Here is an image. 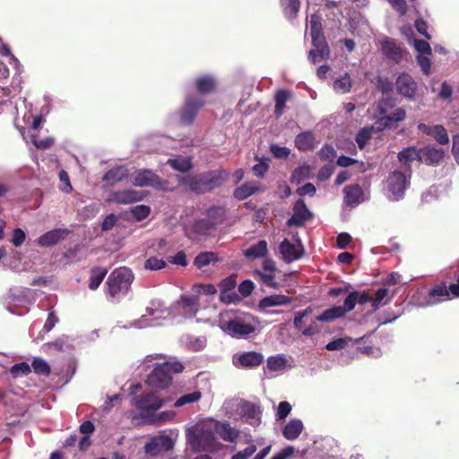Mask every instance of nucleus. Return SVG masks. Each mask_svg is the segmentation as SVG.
I'll use <instances>...</instances> for the list:
<instances>
[{"label":"nucleus","mask_w":459,"mask_h":459,"mask_svg":"<svg viewBox=\"0 0 459 459\" xmlns=\"http://www.w3.org/2000/svg\"><path fill=\"white\" fill-rule=\"evenodd\" d=\"M218 325L232 338H247L255 331L254 318L250 315H237L231 311L220 314Z\"/></svg>","instance_id":"f257e3e1"},{"label":"nucleus","mask_w":459,"mask_h":459,"mask_svg":"<svg viewBox=\"0 0 459 459\" xmlns=\"http://www.w3.org/2000/svg\"><path fill=\"white\" fill-rule=\"evenodd\" d=\"M229 175V171L225 169H214L195 176L183 177L179 183L191 192L204 194L220 187Z\"/></svg>","instance_id":"f03ea898"},{"label":"nucleus","mask_w":459,"mask_h":459,"mask_svg":"<svg viewBox=\"0 0 459 459\" xmlns=\"http://www.w3.org/2000/svg\"><path fill=\"white\" fill-rule=\"evenodd\" d=\"M132 404L137 410L140 417L150 423L163 422L170 416L169 412H161L155 416V412L164 405V400L155 392L134 396Z\"/></svg>","instance_id":"7ed1b4c3"},{"label":"nucleus","mask_w":459,"mask_h":459,"mask_svg":"<svg viewBox=\"0 0 459 459\" xmlns=\"http://www.w3.org/2000/svg\"><path fill=\"white\" fill-rule=\"evenodd\" d=\"M153 369L148 375L146 384L155 389L167 388L172 380V374L180 373L184 370V365L178 361H165L154 363Z\"/></svg>","instance_id":"20e7f679"},{"label":"nucleus","mask_w":459,"mask_h":459,"mask_svg":"<svg viewBox=\"0 0 459 459\" xmlns=\"http://www.w3.org/2000/svg\"><path fill=\"white\" fill-rule=\"evenodd\" d=\"M188 444L197 452H216L220 443L216 440L215 431L203 427H194L186 432Z\"/></svg>","instance_id":"39448f33"},{"label":"nucleus","mask_w":459,"mask_h":459,"mask_svg":"<svg viewBox=\"0 0 459 459\" xmlns=\"http://www.w3.org/2000/svg\"><path fill=\"white\" fill-rule=\"evenodd\" d=\"M134 281L133 272L126 267L114 270L106 282L108 294L115 299L125 297Z\"/></svg>","instance_id":"423d86ee"},{"label":"nucleus","mask_w":459,"mask_h":459,"mask_svg":"<svg viewBox=\"0 0 459 459\" xmlns=\"http://www.w3.org/2000/svg\"><path fill=\"white\" fill-rule=\"evenodd\" d=\"M131 182L138 187H152L157 190L171 191L168 180L162 179L152 169H138L131 176Z\"/></svg>","instance_id":"0eeeda50"},{"label":"nucleus","mask_w":459,"mask_h":459,"mask_svg":"<svg viewBox=\"0 0 459 459\" xmlns=\"http://www.w3.org/2000/svg\"><path fill=\"white\" fill-rule=\"evenodd\" d=\"M146 312L147 315L142 316L139 319L131 322L129 325H125L124 327L143 329L149 326H155L159 325L158 319L162 317L166 312V307L161 300L153 299L151 301L150 307L146 308Z\"/></svg>","instance_id":"6e6552de"},{"label":"nucleus","mask_w":459,"mask_h":459,"mask_svg":"<svg viewBox=\"0 0 459 459\" xmlns=\"http://www.w3.org/2000/svg\"><path fill=\"white\" fill-rule=\"evenodd\" d=\"M409 185V178L405 176L404 173L399 170L392 171L386 178L388 199L391 201L401 200L403 197L404 192Z\"/></svg>","instance_id":"1a4fd4ad"},{"label":"nucleus","mask_w":459,"mask_h":459,"mask_svg":"<svg viewBox=\"0 0 459 459\" xmlns=\"http://www.w3.org/2000/svg\"><path fill=\"white\" fill-rule=\"evenodd\" d=\"M204 103V100L201 96L187 94L179 111L181 124L192 125Z\"/></svg>","instance_id":"9d476101"},{"label":"nucleus","mask_w":459,"mask_h":459,"mask_svg":"<svg viewBox=\"0 0 459 459\" xmlns=\"http://www.w3.org/2000/svg\"><path fill=\"white\" fill-rule=\"evenodd\" d=\"M238 412L243 422L253 427L260 425L262 409L259 404L248 401H242L238 406Z\"/></svg>","instance_id":"9b49d317"},{"label":"nucleus","mask_w":459,"mask_h":459,"mask_svg":"<svg viewBox=\"0 0 459 459\" xmlns=\"http://www.w3.org/2000/svg\"><path fill=\"white\" fill-rule=\"evenodd\" d=\"M414 302L418 307H425L449 299V291L445 283L439 284L432 288L424 300H420V296L413 297Z\"/></svg>","instance_id":"f8f14e48"},{"label":"nucleus","mask_w":459,"mask_h":459,"mask_svg":"<svg viewBox=\"0 0 459 459\" xmlns=\"http://www.w3.org/2000/svg\"><path fill=\"white\" fill-rule=\"evenodd\" d=\"M379 43L383 55L394 63H400L407 55L402 45L394 39L385 37Z\"/></svg>","instance_id":"ddd939ff"},{"label":"nucleus","mask_w":459,"mask_h":459,"mask_svg":"<svg viewBox=\"0 0 459 459\" xmlns=\"http://www.w3.org/2000/svg\"><path fill=\"white\" fill-rule=\"evenodd\" d=\"M293 299L287 295L273 294L265 296L258 302V309L265 315L278 314L279 311L270 310L272 307H281L289 305L292 302Z\"/></svg>","instance_id":"4468645a"},{"label":"nucleus","mask_w":459,"mask_h":459,"mask_svg":"<svg viewBox=\"0 0 459 459\" xmlns=\"http://www.w3.org/2000/svg\"><path fill=\"white\" fill-rule=\"evenodd\" d=\"M279 251L283 261L290 264L299 260L304 255V247L299 240L297 243H291L289 239L284 238L279 245Z\"/></svg>","instance_id":"2eb2a0df"},{"label":"nucleus","mask_w":459,"mask_h":459,"mask_svg":"<svg viewBox=\"0 0 459 459\" xmlns=\"http://www.w3.org/2000/svg\"><path fill=\"white\" fill-rule=\"evenodd\" d=\"M264 359L261 352L251 351L234 354L232 361L237 368H252L260 366Z\"/></svg>","instance_id":"dca6fc26"},{"label":"nucleus","mask_w":459,"mask_h":459,"mask_svg":"<svg viewBox=\"0 0 459 459\" xmlns=\"http://www.w3.org/2000/svg\"><path fill=\"white\" fill-rule=\"evenodd\" d=\"M395 85L399 94L410 100L415 99L418 84L409 74H400L396 78Z\"/></svg>","instance_id":"f3484780"},{"label":"nucleus","mask_w":459,"mask_h":459,"mask_svg":"<svg viewBox=\"0 0 459 459\" xmlns=\"http://www.w3.org/2000/svg\"><path fill=\"white\" fill-rule=\"evenodd\" d=\"M313 216L312 212L307 209L303 199H299L293 206V213L291 217L287 221L286 224L289 227L296 226L300 227L304 223L311 219Z\"/></svg>","instance_id":"a211bd4d"},{"label":"nucleus","mask_w":459,"mask_h":459,"mask_svg":"<svg viewBox=\"0 0 459 459\" xmlns=\"http://www.w3.org/2000/svg\"><path fill=\"white\" fill-rule=\"evenodd\" d=\"M344 203L351 208L359 206L368 199L358 184L349 185L343 188Z\"/></svg>","instance_id":"6ab92c4d"},{"label":"nucleus","mask_w":459,"mask_h":459,"mask_svg":"<svg viewBox=\"0 0 459 459\" xmlns=\"http://www.w3.org/2000/svg\"><path fill=\"white\" fill-rule=\"evenodd\" d=\"M418 130L420 133L432 137L433 139H435L437 143H438L441 145H445L449 143V136L447 131L441 125L430 126L424 123H420L418 125Z\"/></svg>","instance_id":"aec40b11"},{"label":"nucleus","mask_w":459,"mask_h":459,"mask_svg":"<svg viewBox=\"0 0 459 459\" xmlns=\"http://www.w3.org/2000/svg\"><path fill=\"white\" fill-rule=\"evenodd\" d=\"M313 48L308 52V60L313 63H319L326 60L330 56V48L325 39L312 40Z\"/></svg>","instance_id":"412c9836"},{"label":"nucleus","mask_w":459,"mask_h":459,"mask_svg":"<svg viewBox=\"0 0 459 459\" xmlns=\"http://www.w3.org/2000/svg\"><path fill=\"white\" fill-rule=\"evenodd\" d=\"M217 84V79L212 74H202L195 80V88L200 95L212 93L216 89Z\"/></svg>","instance_id":"4be33fe9"},{"label":"nucleus","mask_w":459,"mask_h":459,"mask_svg":"<svg viewBox=\"0 0 459 459\" xmlns=\"http://www.w3.org/2000/svg\"><path fill=\"white\" fill-rule=\"evenodd\" d=\"M68 234L67 229H54L40 236L38 244L41 247H51L65 239Z\"/></svg>","instance_id":"5701e85b"},{"label":"nucleus","mask_w":459,"mask_h":459,"mask_svg":"<svg viewBox=\"0 0 459 459\" xmlns=\"http://www.w3.org/2000/svg\"><path fill=\"white\" fill-rule=\"evenodd\" d=\"M406 117V112L403 108H396L390 115H384L380 117L377 121L376 125L379 130L390 128L393 124L403 121Z\"/></svg>","instance_id":"b1692460"},{"label":"nucleus","mask_w":459,"mask_h":459,"mask_svg":"<svg viewBox=\"0 0 459 459\" xmlns=\"http://www.w3.org/2000/svg\"><path fill=\"white\" fill-rule=\"evenodd\" d=\"M444 158V151L435 145H428L420 149V162L426 164H437Z\"/></svg>","instance_id":"393cba45"},{"label":"nucleus","mask_w":459,"mask_h":459,"mask_svg":"<svg viewBox=\"0 0 459 459\" xmlns=\"http://www.w3.org/2000/svg\"><path fill=\"white\" fill-rule=\"evenodd\" d=\"M111 200L120 204H129L143 200V195L141 192L126 189L112 194Z\"/></svg>","instance_id":"a878e982"},{"label":"nucleus","mask_w":459,"mask_h":459,"mask_svg":"<svg viewBox=\"0 0 459 459\" xmlns=\"http://www.w3.org/2000/svg\"><path fill=\"white\" fill-rule=\"evenodd\" d=\"M178 307L185 317H192L197 312L198 299L195 296H182Z\"/></svg>","instance_id":"bb28decb"},{"label":"nucleus","mask_w":459,"mask_h":459,"mask_svg":"<svg viewBox=\"0 0 459 459\" xmlns=\"http://www.w3.org/2000/svg\"><path fill=\"white\" fill-rule=\"evenodd\" d=\"M214 431L217 433L224 441L235 442L238 436V430L235 429L227 421L216 422Z\"/></svg>","instance_id":"cd10ccee"},{"label":"nucleus","mask_w":459,"mask_h":459,"mask_svg":"<svg viewBox=\"0 0 459 459\" xmlns=\"http://www.w3.org/2000/svg\"><path fill=\"white\" fill-rule=\"evenodd\" d=\"M304 429V425L299 419H291L282 429V436L287 440L297 439Z\"/></svg>","instance_id":"c85d7f7f"},{"label":"nucleus","mask_w":459,"mask_h":459,"mask_svg":"<svg viewBox=\"0 0 459 459\" xmlns=\"http://www.w3.org/2000/svg\"><path fill=\"white\" fill-rule=\"evenodd\" d=\"M295 146L298 150L306 152L315 148L316 139L313 133L305 131L299 134L295 138Z\"/></svg>","instance_id":"c756f323"},{"label":"nucleus","mask_w":459,"mask_h":459,"mask_svg":"<svg viewBox=\"0 0 459 459\" xmlns=\"http://www.w3.org/2000/svg\"><path fill=\"white\" fill-rule=\"evenodd\" d=\"M399 161L405 167L410 168L411 162L418 160L420 162V149L416 147H407L399 152L398 153Z\"/></svg>","instance_id":"7c9ffc66"},{"label":"nucleus","mask_w":459,"mask_h":459,"mask_svg":"<svg viewBox=\"0 0 459 459\" xmlns=\"http://www.w3.org/2000/svg\"><path fill=\"white\" fill-rule=\"evenodd\" d=\"M128 172V169L126 165H120L108 169L103 176V180L110 184H115L126 178Z\"/></svg>","instance_id":"2f4dec72"},{"label":"nucleus","mask_w":459,"mask_h":459,"mask_svg":"<svg viewBox=\"0 0 459 459\" xmlns=\"http://www.w3.org/2000/svg\"><path fill=\"white\" fill-rule=\"evenodd\" d=\"M266 366L270 371L273 372L283 371L286 368H291V365L288 363V359L284 354L270 356L267 359Z\"/></svg>","instance_id":"473e14b6"},{"label":"nucleus","mask_w":459,"mask_h":459,"mask_svg":"<svg viewBox=\"0 0 459 459\" xmlns=\"http://www.w3.org/2000/svg\"><path fill=\"white\" fill-rule=\"evenodd\" d=\"M267 253V242L265 240H259L256 244L246 249L244 255L247 258H264L266 257Z\"/></svg>","instance_id":"72a5a7b5"},{"label":"nucleus","mask_w":459,"mask_h":459,"mask_svg":"<svg viewBox=\"0 0 459 459\" xmlns=\"http://www.w3.org/2000/svg\"><path fill=\"white\" fill-rule=\"evenodd\" d=\"M167 164H169L173 169L181 173H186L193 168L192 160L189 157L169 159L167 160Z\"/></svg>","instance_id":"f704fd0d"},{"label":"nucleus","mask_w":459,"mask_h":459,"mask_svg":"<svg viewBox=\"0 0 459 459\" xmlns=\"http://www.w3.org/2000/svg\"><path fill=\"white\" fill-rule=\"evenodd\" d=\"M258 191V186L254 182H246L234 190L233 196L238 200H245Z\"/></svg>","instance_id":"c9c22d12"},{"label":"nucleus","mask_w":459,"mask_h":459,"mask_svg":"<svg viewBox=\"0 0 459 459\" xmlns=\"http://www.w3.org/2000/svg\"><path fill=\"white\" fill-rule=\"evenodd\" d=\"M392 299V296L389 295V290L386 288H379L376 293L375 297L372 298V310L377 311L379 307L388 304Z\"/></svg>","instance_id":"e433bc0d"},{"label":"nucleus","mask_w":459,"mask_h":459,"mask_svg":"<svg viewBox=\"0 0 459 459\" xmlns=\"http://www.w3.org/2000/svg\"><path fill=\"white\" fill-rule=\"evenodd\" d=\"M343 310L341 306H333L331 308L325 309L319 316L316 317V321L318 322H332L334 319L344 316Z\"/></svg>","instance_id":"4c0bfd02"},{"label":"nucleus","mask_w":459,"mask_h":459,"mask_svg":"<svg viewBox=\"0 0 459 459\" xmlns=\"http://www.w3.org/2000/svg\"><path fill=\"white\" fill-rule=\"evenodd\" d=\"M343 310L341 306H333L331 308L325 309L319 316L316 317V321L318 322H332L334 319L344 316Z\"/></svg>","instance_id":"58836bf2"},{"label":"nucleus","mask_w":459,"mask_h":459,"mask_svg":"<svg viewBox=\"0 0 459 459\" xmlns=\"http://www.w3.org/2000/svg\"><path fill=\"white\" fill-rule=\"evenodd\" d=\"M225 210L221 206H212L207 210L206 219L215 227L221 224L225 219Z\"/></svg>","instance_id":"ea45409f"},{"label":"nucleus","mask_w":459,"mask_h":459,"mask_svg":"<svg viewBox=\"0 0 459 459\" xmlns=\"http://www.w3.org/2000/svg\"><path fill=\"white\" fill-rule=\"evenodd\" d=\"M333 90L338 93H347L351 91V81L348 73L340 75L333 81Z\"/></svg>","instance_id":"a19ab883"},{"label":"nucleus","mask_w":459,"mask_h":459,"mask_svg":"<svg viewBox=\"0 0 459 459\" xmlns=\"http://www.w3.org/2000/svg\"><path fill=\"white\" fill-rule=\"evenodd\" d=\"M216 227L206 218L196 220L193 225L194 232L198 236H206Z\"/></svg>","instance_id":"79ce46f5"},{"label":"nucleus","mask_w":459,"mask_h":459,"mask_svg":"<svg viewBox=\"0 0 459 459\" xmlns=\"http://www.w3.org/2000/svg\"><path fill=\"white\" fill-rule=\"evenodd\" d=\"M30 367L39 376L48 377L51 372L49 364L40 357H34L30 363Z\"/></svg>","instance_id":"37998d69"},{"label":"nucleus","mask_w":459,"mask_h":459,"mask_svg":"<svg viewBox=\"0 0 459 459\" xmlns=\"http://www.w3.org/2000/svg\"><path fill=\"white\" fill-rule=\"evenodd\" d=\"M218 260V255L215 253L202 252L195 256L194 260V264L198 269H201L212 263H216Z\"/></svg>","instance_id":"c03bdc74"},{"label":"nucleus","mask_w":459,"mask_h":459,"mask_svg":"<svg viewBox=\"0 0 459 459\" xmlns=\"http://www.w3.org/2000/svg\"><path fill=\"white\" fill-rule=\"evenodd\" d=\"M285 16L291 20L295 18L299 11V0H281Z\"/></svg>","instance_id":"a18cd8bd"},{"label":"nucleus","mask_w":459,"mask_h":459,"mask_svg":"<svg viewBox=\"0 0 459 459\" xmlns=\"http://www.w3.org/2000/svg\"><path fill=\"white\" fill-rule=\"evenodd\" d=\"M309 28H310V34L312 40L316 39H325L323 30H322V24L320 21V17L316 14H312L309 21Z\"/></svg>","instance_id":"49530a36"},{"label":"nucleus","mask_w":459,"mask_h":459,"mask_svg":"<svg viewBox=\"0 0 459 459\" xmlns=\"http://www.w3.org/2000/svg\"><path fill=\"white\" fill-rule=\"evenodd\" d=\"M290 99V91L286 90H280L275 94V115L276 117H280L283 113V108L286 105V102Z\"/></svg>","instance_id":"de8ad7c7"},{"label":"nucleus","mask_w":459,"mask_h":459,"mask_svg":"<svg viewBox=\"0 0 459 459\" xmlns=\"http://www.w3.org/2000/svg\"><path fill=\"white\" fill-rule=\"evenodd\" d=\"M108 273L107 269L103 268H95L91 271V277H90V283L89 288L92 290L99 288L102 281L104 280L105 276Z\"/></svg>","instance_id":"09e8293b"},{"label":"nucleus","mask_w":459,"mask_h":459,"mask_svg":"<svg viewBox=\"0 0 459 459\" xmlns=\"http://www.w3.org/2000/svg\"><path fill=\"white\" fill-rule=\"evenodd\" d=\"M30 143L39 150H48L51 148L55 143V138L52 136H47L43 139H39L34 134H30Z\"/></svg>","instance_id":"8fccbe9b"},{"label":"nucleus","mask_w":459,"mask_h":459,"mask_svg":"<svg viewBox=\"0 0 459 459\" xmlns=\"http://www.w3.org/2000/svg\"><path fill=\"white\" fill-rule=\"evenodd\" d=\"M202 397L200 391H194L189 394L181 395L175 403V407H181L188 403H193L199 401Z\"/></svg>","instance_id":"3c124183"},{"label":"nucleus","mask_w":459,"mask_h":459,"mask_svg":"<svg viewBox=\"0 0 459 459\" xmlns=\"http://www.w3.org/2000/svg\"><path fill=\"white\" fill-rule=\"evenodd\" d=\"M45 100L47 102V105L45 108H42L40 114L33 118L32 122L30 123V129L37 130L40 128L42 124L45 122L44 116L48 115L50 110V100L47 98V96H45Z\"/></svg>","instance_id":"603ef678"},{"label":"nucleus","mask_w":459,"mask_h":459,"mask_svg":"<svg viewBox=\"0 0 459 459\" xmlns=\"http://www.w3.org/2000/svg\"><path fill=\"white\" fill-rule=\"evenodd\" d=\"M131 213L137 221H142L150 215L151 208L144 204H139L131 208Z\"/></svg>","instance_id":"864d4df0"},{"label":"nucleus","mask_w":459,"mask_h":459,"mask_svg":"<svg viewBox=\"0 0 459 459\" xmlns=\"http://www.w3.org/2000/svg\"><path fill=\"white\" fill-rule=\"evenodd\" d=\"M310 169L307 165L299 166L292 172L291 181L299 184L301 181L308 178Z\"/></svg>","instance_id":"5fc2aeb1"},{"label":"nucleus","mask_w":459,"mask_h":459,"mask_svg":"<svg viewBox=\"0 0 459 459\" xmlns=\"http://www.w3.org/2000/svg\"><path fill=\"white\" fill-rule=\"evenodd\" d=\"M256 273L259 276L260 281L266 286L273 289H278L280 287V283L275 281L273 273L256 271Z\"/></svg>","instance_id":"6e6d98bb"},{"label":"nucleus","mask_w":459,"mask_h":459,"mask_svg":"<svg viewBox=\"0 0 459 459\" xmlns=\"http://www.w3.org/2000/svg\"><path fill=\"white\" fill-rule=\"evenodd\" d=\"M431 55H417L416 61L419 66L420 67L422 73L425 75H429L431 74Z\"/></svg>","instance_id":"4d7b16f0"},{"label":"nucleus","mask_w":459,"mask_h":459,"mask_svg":"<svg viewBox=\"0 0 459 459\" xmlns=\"http://www.w3.org/2000/svg\"><path fill=\"white\" fill-rule=\"evenodd\" d=\"M352 341L353 340L350 337L334 339L325 345V349L328 351H341L343 350L348 345V343Z\"/></svg>","instance_id":"13d9d810"},{"label":"nucleus","mask_w":459,"mask_h":459,"mask_svg":"<svg viewBox=\"0 0 459 459\" xmlns=\"http://www.w3.org/2000/svg\"><path fill=\"white\" fill-rule=\"evenodd\" d=\"M166 267V262L156 256H151L144 262V268L150 271H157Z\"/></svg>","instance_id":"bf43d9fd"},{"label":"nucleus","mask_w":459,"mask_h":459,"mask_svg":"<svg viewBox=\"0 0 459 459\" xmlns=\"http://www.w3.org/2000/svg\"><path fill=\"white\" fill-rule=\"evenodd\" d=\"M58 322V317L56 316L55 312H49L48 316L43 325L42 331L39 333L40 336L37 337V340L43 339V333H47L50 332Z\"/></svg>","instance_id":"052dcab7"},{"label":"nucleus","mask_w":459,"mask_h":459,"mask_svg":"<svg viewBox=\"0 0 459 459\" xmlns=\"http://www.w3.org/2000/svg\"><path fill=\"white\" fill-rule=\"evenodd\" d=\"M377 89L383 93H389L393 91L394 83L387 77L378 76L376 83Z\"/></svg>","instance_id":"680f3d73"},{"label":"nucleus","mask_w":459,"mask_h":459,"mask_svg":"<svg viewBox=\"0 0 459 459\" xmlns=\"http://www.w3.org/2000/svg\"><path fill=\"white\" fill-rule=\"evenodd\" d=\"M371 134L372 129L368 127H364L358 132L356 135V143L360 149L365 147L366 143L371 137Z\"/></svg>","instance_id":"e2e57ef3"},{"label":"nucleus","mask_w":459,"mask_h":459,"mask_svg":"<svg viewBox=\"0 0 459 459\" xmlns=\"http://www.w3.org/2000/svg\"><path fill=\"white\" fill-rule=\"evenodd\" d=\"M318 155L322 160L333 161L336 157V151L332 145L325 144L320 149Z\"/></svg>","instance_id":"0e129e2a"},{"label":"nucleus","mask_w":459,"mask_h":459,"mask_svg":"<svg viewBox=\"0 0 459 459\" xmlns=\"http://www.w3.org/2000/svg\"><path fill=\"white\" fill-rule=\"evenodd\" d=\"M394 107V100L391 98L381 99L376 107V111L379 116H384L387 113L388 109Z\"/></svg>","instance_id":"69168bd1"},{"label":"nucleus","mask_w":459,"mask_h":459,"mask_svg":"<svg viewBox=\"0 0 459 459\" xmlns=\"http://www.w3.org/2000/svg\"><path fill=\"white\" fill-rule=\"evenodd\" d=\"M291 405L289 402L282 401L278 404L277 411H276V419L278 420H282L288 417V415L291 411Z\"/></svg>","instance_id":"338daca9"},{"label":"nucleus","mask_w":459,"mask_h":459,"mask_svg":"<svg viewBox=\"0 0 459 459\" xmlns=\"http://www.w3.org/2000/svg\"><path fill=\"white\" fill-rule=\"evenodd\" d=\"M270 152L273 155V157L277 159H286L289 157L290 153V150L284 146H279L275 143H272L270 145Z\"/></svg>","instance_id":"774afa93"}]
</instances>
